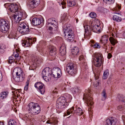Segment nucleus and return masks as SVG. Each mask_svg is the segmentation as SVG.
<instances>
[{
  "mask_svg": "<svg viewBox=\"0 0 125 125\" xmlns=\"http://www.w3.org/2000/svg\"><path fill=\"white\" fill-rule=\"evenodd\" d=\"M8 92H4L1 93L0 94V97L2 99L5 98L7 96Z\"/></svg>",
  "mask_w": 125,
  "mask_h": 125,
  "instance_id": "nucleus-34",
  "label": "nucleus"
},
{
  "mask_svg": "<svg viewBox=\"0 0 125 125\" xmlns=\"http://www.w3.org/2000/svg\"><path fill=\"white\" fill-rule=\"evenodd\" d=\"M58 122V121L57 120H54L53 121V123H54V124H53L54 125H55L57 124Z\"/></svg>",
  "mask_w": 125,
  "mask_h": 125,
  "instance_id": "nucleus-51",
  "label": "nucleus"
},
{
  "mask_svg": "<svg viewBox=\"0 0 125 125\" xmlns=\"http://www.w3.org/2000/svg\"><path fill=\"white\" fill-rule=\"evenodd\" d=\"M10 27V22L6 20H0V30L4 33L8 31Z\"/></svg>",
  "mask_w": 125,
  "mask_h": 125,
  "instance_id": "nucleus-7",
  "label": "nucleus"
},
{
  "mask_svg": "<svg viewBox=\"0 0 125 125\" xmlns=\"http://www.w3.org/2000/svg\"><path fill=\"white\" fill-rule=\"evenodd\" d=\"M93 57L92 61L94 66L97 67L101 66L103 62V57L101 54L95 53L93 54Z\"/></svg>",
  "mask_w": 125,
  "mask_h": 125,
  "instance_id": "nucleus-3",
  "label": "nucleus"
},
{
  "mask_svg": "<svg viewBox=\"0 0 125 125\" xmlns=\"http://www.w3.org/2000/svg\"><path fill=\"white\" fill-rule=\"evenodd\" d=\"M9 1H13L14 0H8Z\"/></svg>",
  "mask_w": 125,
  "mask_h": 125,
  "instance_id": "nucleus-59",
  "label": "nucleus"
},
{
  "mask_svg": "<svg viewBox=\"0 0 125 125\" xmlns=\"http://www.w3.org/2000/svg\"><path fill=\"white\" fill-rule=\"evenodd\" d=\"M102 100H105L107 97V94L106 91L104 89L102 91Z\"/></svg>",
  "mask_w": 125,
  "mask_h": 125,
  "instance_id": "nucleus-29",
  "label": "nucleus"
},
{
  "mask_svg": "<svg viewBox=\"0 0 125 125\" xmlns=\"http://www.w3.org/2000/svg\"><path fill=\"white\" fill-rule=\"evenodd\" d=\"M103 0L106 3H108L110 4L113 3L115 1V0Z\"/></svg>",
  "mask_w": 125,
  "mask_h": 125,
  "instance_id": "nucleus-38",
  "label": "nucleus"
},
{
  "mask_svg": "<svg viewBox=\"0 0 125 125\" xmlns=\"http://www.w3.org/2000/svg\"><path fill=\"white\" fill-rule=\"evenodd\" d=\"M53 120L52 119H50L47 121L46 122V123L47 124H54V123H53Z\"/></svg>",
  "mask_w": 125,
  "mask_h": 125,
  "instance_id": "nucleus-43",
  "label": "nucleus"
},
{
  "mask_svg": "<svg viewBox=\"0 0 125 125\" xmlns=\"http://www.w3.org/2000/svg\"><path fill=\"white\" fill-rule=\"evenodd\" d=\"M61 4L62 5V7L63 9L65 7V4H66L64 2H62L61 3Z\"/></svg>",
  "mask_w": 125,
  "mask_h": 125,
  "instance_id": "nucleus-47",
  "label": "nucleus"
},
{
  "mask_svg": "<svg viewBox=\"0 0 125 125\" xmlns=\"http://www.w3.org/2000/svg\"><path fill=\"white\" fill-rule=\"evenodd\" d=\"M2 74L0 71V82L2 80Z\"/></svg>",
  "mask_w": 125,
  "mask_h": 125,
  "instance_id": "nucleus-49",
  "label": "nucleus"
},
{
  "mask_svg": "<svg viewBox=\"0 0 125 125\" xmlns=\"http://www.w3.org/2000/svg\"><path fill=\"white\" fill-rule=\"evenodd\" d=\"M18 92L19 90H18Z\"/></svg>",
  "mask_w": 125,
  "mask_h": 125,
  "instance_id": "nucleus-62",
  "label": "nucleus"
},
{
  "mask_svg": "<svg viewBox=\"0 0 125 125\" xmlns=\"http://www.w3.org/2000/svg\"><path fill=\"white\" fill-rule=\"evenodd\" d=\"M112 56V55L110 53H109L108 55V58L109 59H110L111 57Z\"/></svg>",
  "mask_w": 125,
  "mask_h": 125,
  "instance_id": "nucleus-48",
  "label": "nucleus"
},
{
  "mask_svg": "<svg viewBox=\"0 0 125 125\" xmlns=\"http://www.w3.org/2000/svg\"><path fill=\"white\" fill-rule=\"evenodd\" d=\"M109 74V71L107 70H105L104 72L103 77V78L105 79H107Z\"/></svg>",
  "mask_w": 125,
  "mask_h": 125,
  "instance_id": "nucleus-35",
  "label": "nucleus"
},
{
  "mask_svg": "<svg viewBox=\"0 0 125 125\" xmlns=\"http://www.w3.org/2000/svg\"><path fill=\"white\" fill-rule=\"evenodd\" d=\"M35 87L38 89L40 90V92L42 94H43L45 92V90L43 88V85L40 82H37L35 84Z\"/></svg>",
  "mask_w": 125,
  "mask_h": 125,
  "instance_id": "nucleus-18",
  "label": "nucleus"
},
{
  "mask_svg": "<svg viewBox=\"0 0 125 125\" xmlns=\"http://www.w3.org/2000/svg\"><path fill=\"white\" fill-rule=\"evenodd\" d=\"M67 114L69 115L70 114L75 113L77 115L79 116L82 115L83 114V111L77 105H74L71 109H68L66 112Z\"/></svg>",
  "mask_w": 125,
  "mask_h": 125,
  "instance_id": "nucleus-9",
  "label": "nucleus"
},
{
  "mask_svg": "<svg viewBox=\"0 0 125 125\" xmlns=\"http://www.w3.org/2000/svg\"><path fill=\"white\" fill-rule=\"evenodd\" d=\"M16 121L13 120H10L9 122V125H16Z\"/></svg>",
  "mask_w": 125,
  "mask_h": 125,
  "instance_id": "nucleus-37",
  "label": "nucleus"
},
{
  "mask_svg": "<svg viewBox=\"0 0 125 125\" xmlns=\"http://www.w3.org/2000/svg\"><path fill=\"white\" fill-rule=\"evenodd\" d=\"M27 23L25 22H20L19 24L21 28L19 29V32L23 34H27L29 33L30 30Z\"/></svg>",
  "mask_w": 125,
  "mask_h": 125,
  "instance_id": "nucleus-10",
  "label": "nucleus"
},
{
  "mask_svg": "<svg viewBox=\"0 0 125 125\" xmlns=\"http://www.w3.org/2000/svg\"><path fill=\"white\" fill-rule=\"evenodd\" d=\"M94 77L96 82L93 83V84L94 86L97 87L99 85V83L98 79L99 78V76L98 75L94 74Z\"/></svg>",
  "mask_w": 125,
  "mask_h": 125,
  "instance_id": "nucleus-32",
  "label": "nucleus"
},
{
  "mask_svg": "<svg viewBox=\"0 0 125 125\" xmlns=\"http://www.w3.org/2000/svg\"><path fill=\"white\" fill-rule=\"evenodd\" d=\"M42 78L46 82L50 81L52 78V72L51 69L48 67L45 68L42 73Z\"/></svg>",
  "mask_w": 125,
  "mask_h": 125,
  "instance_id": "nucleus-6",
  "label": "nucleus"
},
{
  "mask_svg": "<svg viewBox=\"0 0 125 125\" xmlns=\"http://www.w3.org/2000/svg\"><path fill=\"white\" fill-rule=\"evenodd\" d=\"M46 25L48 27L49 29L52 30V29L55 30V28L56 30L58 27L57 22L56 20L53 18H50L49 19L46 23Z\"/></svg>",
  "mask_w": 125,
  "mask_h": 125,
  "instance_id": "nucleus-12",
  "label": "nucleus"
},
{
  "mask_svg": "<svg viewBox=\"0 0 125 125\" xmlns=\"http://www.w3.org/2000/svg\"><path fill=\"white\" fill-rule=\"evenodd\" d=\"M123 36L125 38V31L123 33Z\"/></svg>",
  "mask_w": 125,
  "mask_h": 125,
  "instance_id": "nucleus-56",
  "label": "nucleus"
},
{
  "mask_svg": "<svg viewBox=\"0 0 125 125\" xmlns=\"http://www.w3.org/2000/svg\"><path fill=\"white\" fill-rule=\"evenodd\" d=\"M119 101H121L124 102V101L123 100V99L121 97L119 98Z\"/></svg>",
  "mask_w": 125,
  "mask_h": 125,
  "instance_id": "nucleus-54",
  "label": "nucleus"
},
{
  "mask_svg": "<svg viewBox=\"0 0 125 125\" xmlns=\"http://www.w3.org/2000/svg\"><path fill=\"white\" fill-rule=\"evenodd\" d=\"M71 90L73 93L76 94L79 92V89L77 87H74L71 89Z\"/></svg>",
  "mask_w": 125,
  "mask_h": 125,
  "instance_id": "nucleus-36",
  "label": "nucleus"
},
{
  "mask_svg": "<svg viewBox=\"0 0 125 125\" xmlns=\"http://www.w3.org/2000/svg\"><path fill=\"white\" fill-rule=\"evenodd\" d=\"M76 23H77L78 22V19H76Z\"/></svg>",
  "mask_w": 125,
  "mask_h": 125,
  "instance_id": "nucleus-58",
  "label": "nucleus"
},
{
  "mask_svg": "<svg viewBox=\"0 0 125 125\" xmlns=\"http://www.w3.org/2000/svg\"><path fill=\"white\" fill-rule=\"evenodd\" d=\"M28 4L30 7L32 8L36 7L40 3V0H32L31 1H28Z\"/></svg>",
  "mask_w": 125,
  "mask_h": 125,
  "instance_id": "nucleus-17",
  "label": "nucleus"
},
{
  "mask_svg": "<svg viewBox=\"0 0 125 125\" xmlns=\"http://www.w3.org/2000/svg\"><path fill=\"white\" fill-rule=\"evenodd\" d=\"M121 7L119 5H117L114 8L113 10L115 12L114 13L115 14L113 16V20L117 22H119L121 21H122V18L121 17V14L119 13H118L120 10L121 9Z\"/></svg>",
  "mask_w": 125,
  "mask_h": 125,
  "instance_id": "nucleus-11",
  "label": "nucleus"
},
{
  "mask_svg": "<svg viewBox=\"0 0 125 125\" xmlns=\"http://www.w3.org/2000/svg\"><path fill=\"white\" fill-rule=\"evenodd\" d=\"M49 49L50 55L51 56H55L56 53V48L53 46L50 45L49 47Z\"/></svg>",
  "mask_w": 125,
  "mask_h": 125,
  "instance_id": "nucleus-21",
  "label": "nucleus"
},
{
  "mask_svg": "<svg viewBox=\"0 0 125 125\" xmlns=\"http://www.w3.org/2000/svg\"><path fill=\"white\" fill-rule=\"evenodd\" d=\"M43 19L42 18L39 19L37 18H34L32 20V23L34 25H37L40 24L43 22Z\"/></svg>",
  "mask_w": 125,
  "mask_h": 125,
  "instance_id": "nucleus-20",
  "label": "nucleus"
},
{
  "mask_svg": "<svg viewBox=\"0 0 125 125\" xmlns=\"http://www.w3.org/2000/svg\"><path fill=\"white\" fill-rule=\"evenodd\" d=\"M5 7L9 11L13 13L18 11V6L16 4L7 3L4 4Z\"/></svg>",
  "mask_w": 125,
  "mask_h": 125,
  "instance_id": "nucleus-14",
  "label": "nucleus"
},
{
  "mask_svg": "<svg viewBox=\"0 0 125 125\" xmlns=\"http://www.w3.org/2000/svg\"><path fill=\"white\" fill-rule=\"evenodd\" d=\"M66 102V99L65 97H61L58 99L57 102L61 103L62 104H65Z\"/></svg>",
  "mask_w": 125,
  "mask_h": 125,
  "instance_id": "nucleus-26",
  "label": "nucleus"
},
{
  "mask_svg": "<svg viewBox=\"0 0 125 125\" xmlns=\"http://www.w3.org/2000/svg\"><path fill=\"white\" fill-rule=\"evenodd\" d=\"M35 61L37 62V63L39 64L42 62V59H36L35 60Z\"/></svg>",
  "mask_w": 125,
  "mask_h": 125,
  "instance_id": "nucleus-45",
  "label": "nucleus"
},
{
  "mask_svg": "<svg viewBox=\"0 0 125 125\" xmlns=\"http://www.w3.org/2000/svg\"><path fill=\"white\" fill-rule=\"evenodd\" d=\"M109 40L111 44L115 45L117 42V40L112 37H110Z\"/></svg>",
  "mask_w": 125,
  "mask_h": 125,
  "instance_id": "nucleus-31",
  "label": "nucleus"
},
{
  "mask_svg": "<svg viewBox=\"0 0 125 125\" xmlns=\"http://www.w3.org/2000/svg\"><path fill=\"white\" fill-rule=\"evenodd\" d=\"M113 34H112V36H113Z\"/></svg>",
  "mask_w": 125,
  "mask_h": 125,
  "instance_id": "nucleus-61",
  "label": "nucleus"
},
{
  "mask_svg": "<svg viewBox=\"0 0 125 125\" xmlns=\"http://www.w3.org/2000/svg\"><path fill=\"white\" fill-rule=\"evenodd\" d=\"M13 90H14V91H12V93H13V95H14L15 97H18V94H17V90L16 89H14Z\"/></svg>",
  "mask_w": 125,
  "mask_h": 125,
  "instance_id": "nucleus-40",
  "label": "nucleus"
},
{
  "mask_svg": "<svg viewBox=\"0 0 125 125\" xmlns=\"http://www.w3.org/2000/svg\"><path fill=\"white\" fill-rule=\"evenodd\" d=\"M15 49V50H16L17 51H18L17 50V49Z\"/></svg>",
  "mask_w": 125,
  "mask_h": 125,
  "instance_id": "nucleus-60",
  "label": "nucleus"
},
{
  "mask_svg": "<svg viewBox=\"0 0 125 125\" xmlns=\"http://www.w3.org/2000/svg\"><path fill=\"white\" fill-rule=\"evenodd\" d=\"M90 16L92 18H95L96 17V14L94 12H92L89 14Z\"/></svg>",
  "mask_w": 125,
  "mask_h": 125,
  "instance_id": "nucleus-39",
  "label": "nucleus"
},
{
  "mask_svg": "<svg viewBox=\"0 0 125 125\" xmlns=\"http://www.w3.org/2000/svg\"><path fill=\"white\" fill-rule=\"evenodd\" d=\"M28 116L27 115H26L25 117H24L23 118V119L27 120L28 118Z\"/></svg>",
  "mask_w": 125,
  "mask_h": 125,
  "instance_id": "nucleus-53",
  "label": "nucleus"
},
{
  "mask_svg": "<svg viewBox=\"0 0 125 125\" xmlns=\"http://www.w3.org/2000/svg\"><path fill=\"white\" fill-rule=\"evenodd\" d=\"M30 42H31V41H30V39L28 38V39L26 40H24L22 41V44L23 46L25 47H27L30 46Z\"/></svg>",
  "mask_w": 125,
  "mask_h": 125,
  "instance_id": "nucleus-23",
  "label": "nucleus"
},
{
  "mask_svg": "<svg viewBox=\"0 0 125 125\" xmlns=\"http://www.w3.org/2000/svg\"><path fill=\"white\" fill-rule=\"evenodd\" d=\"M63 31L66 39L67 41L72 42L74 40V36L73 35V32L70 27L64 26Z\"/></svg>",
  "mask_w": 125,
  "mask_h": 125,
  "instance_id": "nucleus-5",
  "label": "nucleus"
},
{
  "mask_svg": "<svg viewBox=\"0 0 125 125\" xmlns=\"http://www.w3.org/2000/svg\"><path fill=\"white\" fill-rule=\"evenodd\" d=\"M93 47L95 48H100V46L98 43H95L93 45Z\"/></svg>",
  "mask_w": 125,
  "mask_h": 125,
  "instance_id": "nucleus-41",
  "label": "nucleus"
},
{
  "mask_svg": "<svg viewBox=\"0 0 125 125\" xmlns=\"http://www.w3.org/2000/svg\"><path fill=\"white\" fill-rule=\"evenodd\" d=\"M91 91L89 89L85 92L83 95V99L85 100L87 102L88 106L89 108H92L94 103L93 101V99L90 96Z\"/></svg>",
  "mask_w": 125,
  "mask_h": 125,
  "instance_id": "nucleus-8",
  "label": "nucleus"
},
{
  "mask_svg": "<svg viewBox=\"0 0 125 125\" xmlns=\"http://www.w3.org/2000/svg\"><path fill=\"white\" fill-rule=\"evenodd\" d=\"M83 25L85 30V36H87L88 38L91 34V31L96 33H99L100 31L101 28L100 26H98L94 24L93 25L92 24H91L90 22H89L88 25L85 26L84 24Z\"/></svg>",
  "mask_w": 125,
  "mask_h": 125,
  "instance_id": "nucleus-1",
  "label": "nucleus"
},
{
  "mask_svg": "<svg viewBox=\"0 0 125 125\" xmlns=\"http://www.w3.org/2000/svg\"><path fill=\"white\" fill-rule=\"evenodd\" d=\"M66 70L68 73L72 75H73L76 73L77 70L74 64L69 63L67 65Z\"/></svg>",
  "mask_w": 125,
  "mask_h": 125,
  "instance_id": "nucleus-13",
  "label": "nucleus"
},
{
  "mask_svg": "<svg viewBox=\"0 0 125 125\" xmlns=\"http://www.w3.org/2000/svg\"><path fill=\"white\" fill-rule=\"evenodd\" d=\"M13 62H14V61H12L10 60H9V59L8 61V62L9 63H11Z\"/></svg>",
  "mask_w": 125,
  "mask_h": 125,
  "instance_id": "nucleus-55",
  "label": "nucleus"
},
{
  "mask_svg": "<svg viewBox=\"0 0 125 125\" xmlns=\"http://www.w3.org/2000/svg\"><path fill=\"white\" fill-rule=\"evenodd\" d=\"M117 122V120L115 118L111 117L106 120L105 125H115Z\"/></svg>",
  "mask_w": 125,
  "mask_h": 125,
  "instance_id": "nucleus-19",
  "label": "nucleus"
},
{
  "mask_svg": "<svg viewBox=\"0 0 125 125\" xmlns=\"http://www.w3.org/2000/svg\"><path fill=\"white\" fill-rule=\"evenodd\" d=\"M83 57H84L83 55H81L79 58V60L80 61H82L83 60Z\"/></svg>",
  "mask_w": 125,
  "mask_h": 125,
  "instance_id": "nucleus-46",
  "label": "nucleus"
},
{
  "mask_svg": "<svg viewBox=\"0 0 125 125\" xmlns=\"http://www.w3.org/2000/svg\"><path fill=\"white\" fill-rule=\"evenodd\" d=\"M28 112L31 114L37 115L40 113L41 108L39 104L36 103L31 102L28 105Z\"/></svg>",
  "mask_w": 125,
  "mask_h": 125,
  "instance_id": "nucleus-4",
  "label": "nucleus"
},
{
  "mask_svg": "<svg viewBox=\"0 0 125 125\" xmlns=\"http://www.w3.org/2000/svg\"><path fill=\"white\" fill-rule=\"evenodd\" d=\"M66 106L65 104H62L61 103L57 102L56 104V107L59 109V111L61 112Z\"/></svg>",
  "mask_w": 125,
  "mask_h": 125,
  "instance_id": "nucleus-24",
  "label": "nucleus"
},
{
  "mask_svg": "<svg viewBox=\"0 0 125 125\" xmlns=\"http://www.w3.org/2000/svg\"><path fill=\"white\" fill-rule=\"evenodd\" d=\"M8 37L9 38H13L14 37V35L13 33H10V34L8 35Z\"/></svg>",
  "mask_w": 125,
  "mask_h": 125,
  "instance_id": "nucleus-44",
  "label": "nucleus"
},
{
  "mask_svg": "<svg viewBox=\"0 0 125 125\" xmlns=\"http://www.w3.org/2000/svg\"><path fill=\"white\" fill-rule=\"evenodd\" d=\"M26 85H25L24 88V90L26 91L28 89V85L29 84V81H28L26 83Z\"/></svg>",
  "mask_w": 125,
  "mask_h": 125,
  "instance_id": "nucleus-42",
  "label": "nucleus"
},
{
  "mask_svg": "<svg viewBox=\"0 0 125 125\" xmlns=\"http://www.w3.org/2000/svg\"><path fill=\"white\" fill-rule=\"evenodd\" d=\"M68 6L69 7H72L75 5L74 0H68Z\"/></svg>",
  "mask_w": 125,
  "mask_h": 125,
  "instance_id": "nucleus-30",
  "label": "nucleus"
},
{
  "mask_svg": "<svg viewBox=\"0 0 125 125\" xmlns=\"http://www.w3.org/2000/svg\"><path fill=\"white\" fill-rule=\"evenodd\" d=\"M123 106H119L117 107V109L119 110L120 111L122 108Z\"/></svg>",
  "mask_w": 125,
  "mask_h": 125,
  "instance_id": "nucleus-50",
  "label": "nucleus"
},
{
  "mask_svg": "<svg viewBox=\"0 0 125 125\" xmlns=\"http://www.w3.org/2000/svg\"><path fill=\"white\" fill-rule=\"evenodd\" d=\"M108 36L107 35H104L102 37L100 40V43L104 45L105 44L108 42Z\"/></svg>",
  "mask_w": 125,
  "mask_h": 125,
  "instance_id": "nucleus-22",
  "label": "nucleus"
},
{
  "mask_svg": "<svg viewBox=\"0 0 125 125\" xmlns=\"http://www.w3.org/2000/svg\"><path fill=\"white\" fill-rule=\"evenodd\" d=\"M89 22L91 24H92L93 25L94 24L98 26H100V22L98 20L95 19L93 21H91Z\"/></svg>",
  "mask_w": 125,
  "mask_h": 125,
  "instance_id": "nucleus-28",
  "label": "nucleus"
},
{
  "mask_svg": "<svg viewBox=\"0 0 125 125\" xmlns=\"http://www.w3.org/2000/svg\"><path fill=\"white\" fill-rule=\"evenodd\" d=\"M79 51L78 47H74L72 50V54L76 55Z\"/></svg>",
  "mask_w": 125,
  "mask_h": 125,
  "instance_id": "nucleus-25",
  "label": "nucleus"
},
{
  "mask_svg": "<svg viewBox=\"0 0 125 125\" xmlns=\"http://www.w3.org/2000/svg\"><path fill=\"white\" fill-rule=\"evenodd\" d=\"M0 123L1 125H3V122H2L1 123V122H0Z\"/></svg>",
  "mask_w": 125,
  "mask_h": 125,
  "instance_id": "nucleus-57",
  "label": "nucleus"
},
{
  "mask_svg": "<svg viewBox=\"0 0 125 125\" xmlns=\"http://www.w3.org/2000/svg\"><path fill=\"white\" fill-rule=\"evenodd\" d=\"M13 73L16 74V77L13 76V78L16 82H21L24 80L25 75L21 68L19 67L15 68L14 70Z\"/></svg>",
  "mask_w": 125,
  "mask_h": 125,
  "instance_id": "nucleus-2",
  "label": "nucleus"
},
{
  "mask_svg": "<svg viewBox=\"0 0 125 125\" xmlns=\"http://www.w3.org/2000/svg\"><path fill=\"white\" fill-rule=\"evenodd\" d=\"M59 52L61 53L62 56L64 55L66 53V48L65 47L61 46L60 48Z\"/></svg>",
  "mask_w": 125,
  "mask_h": 125,
  "instance_id": "nucleus-27",
  "label": "nucleus"
},
{
  "mask_svg": "<svg viewBox=\"0 0 125 125\" xmlns=\"http://www.w3.org/2000/svg\"><path fill=\"white\" fill-rule=\"evenodd\" d=\"M12 56H12L11 57H9V59L13 61H14V58L12 57Z\"/></svg>",
  "mask_w": 125,
  "mask_h": 125,
  "instance_id": "nucleus-52",
  "label": "nucleus"
},
{
  "mask_svg": "<svg viewBox=\"0 0 125 125\" xmlns=\"http://www.w3.org/2000/svg\"><path fill=\"white\" fill-rule=\"evenodd\" d=\"M22 13L20 12L17 11L15 12V14L13 15L15 22L16 23L19 22V24L20 22H22L20 21L22 17Z\"/></svg>",
  "mask_w": 125,
  "mask_h": 125,
  "instance_id": "nucleus-16",
  "label": "nucleus"
},
{
  "mask_svg": "<svg viewBox=\"0 0 125 125\" xmlns=\"http://www.w3.org/2000/svg\"><path fill=\"white\" fill-rule=\"evenodd\" d=\"M12 56H14L17 60H19L21 59L20 56H19L18 53L17 52H14L12 55Z\"/></svg>",
  "mask_w": 125,
  "mask_h": 125,
  "instance_id": "nucleus-33",
  "label": "nucleus"
},
{
  "mask_svg": "<svg viewBox=\"0 0 125 125\" xmlns=\"http://www.w3.org/2000/svg\"><path fill=\"white\" fill-rule=\"evenodd\" d=\"M52 78H54L55 80H57L60 77L61 75V72L60 69L58 67H56L53 68L52 73Z\"/></svg>",
  "mask_w": 125,
  "mask_h": 125,
  "instance_id": "nucleus-15",
  "label": "nucleus"
}]
</instances>
